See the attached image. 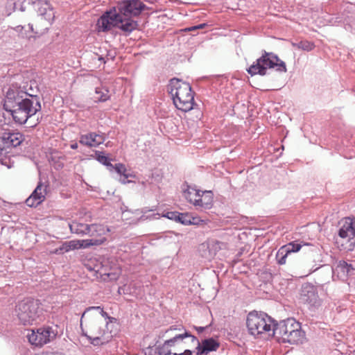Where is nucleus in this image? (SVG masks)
I'll list each match as a JSON object with an SVG mask.
<instances>
[{"mask_svg": "<svg viewBox=\"0 0 355 355\" xmlns=\"http://www.w3.org/2000/svg\"><path fill=\"white\" fill-rule=\"evenodd\" d=\"M148 9L141 0H120L113 10L105 12L100 17L98 26L103 32H107L112 27L118 28L127 36L139 26L138 21L132 18L139 17Z\"/></svg>", "mask_w": 355, "mask_h": 355, "instance_id": "1", "label": "nucleus"}, {"mask_svg": "<svg viewBox=\"0 0 355 355\" xmlns=\"http://www.w3.org/2000/svg\"><path fill=\"white\" fill-rule=\"evenodd\" d=\"M167 91L171 96L175 106L184 112L193 109L195 104L194 92L189 83L173 78L167 85Z\"/></svg>", "mask_w": 355, "mask_h": 355, "instance_id": "2", "label": "nucleus"}, {"mask_svg": "<svg viewBox=\"0 0 355 355\" xmlns=\"http://www.w3.org/2000/svg\"><path fill=\"white\" fill-rule=\"evenodd\" d=\"M272 335L277 342L289 344L302 343L305 336L300 323L292 318L279 322L275 321L273 324Z\"/></svg>", "mask_w": 355, "mask_h": 355, "instance_id": "3", "label": "nucleus"}, {"mask_svg": "<svg viewBox=\"0 0 355 355\" xmlns=\"http://www.w3.org/2000/svg\"><path fill=\"white\" fill-rule=\"evenodd\" d=\"M12 105L13 107L5 110L10 114L16 123L20 125L26 123L28 119L35 115L42 108L40 97L33 94L21 99Z\"/></svg>", "mask_w": 355, "mask_h": 355, "instance_id": "4", "label": "nucleus"}, {"mask_svg": "<svg viewBox=\"0 0 355 355\" xmlns=\"http://www.w3.org/2000/svg\"><path fill=\"white\" fill-rule=\"evenodd\" d=\"M277 72H286V63L273 52L261 51V55L256 60L248 69L247 72L251 76H266L268 69H275Z\"/></svg>", "mask_w": 355, "mask_h": 355, "instance_id": "5", "label": "nucleus"}, {"mask_svg": "<svg viewBox=\"0 0 355 355\" xmlns=\"http://www.w3.org/2000/svg\"><path fill=\"white\" fill-rule=\"evenodd\" d=\"M39 300L27 297L18 303L16 306L17 316L24 325H32L37 322L42 314V308Z\"/></svg>", "mask_w": 355, "mask_h": 355, "instance_id": "6", "label": "nucleus"}, {"mask_svg": "<svg viewBox=\"0 0 355 355\" xmlns=\"http://www.w3.org/2000/svg\"><path fill=\"white\" fill-rule=\"evenodd\" d=\"M24 140V136L19 132L8 128L0 129V164L10 168V158L6 155L8 148L19 146Z\"/></svg>", "mask_w": 355, "mask_h": 355, "instance_id": "7", "label": "nucleus"}, {"mask_svg": "<svg viewBox=\"0 0 355 355\" xmlns=\"http://www.w3.org/2000/svg\"><path fill=\"white\" fill-rule=\"evenodd\" d=\"M275 320L268 316L266 313L257 311L250 312L247 317L246 325L250 334L258 336L263 332L271 330V326Z\"/></svg>", "mask_w": 355, "mask_h": 355, "instance_id": "8", "label": "nucleus"}, {"mask_svg": "<svg viewBox=\"0 0 355 355\" xmlns=\"http://www.w3.org/2000/svg\"><path fill=\"white\" fill-rule=\"evenodd\" d=\"M53 21H50L44 18H37L35 24H28V30H25V33H23L25 27L23 26H17L15 28V30L19 33L22 37L28 38L29 40L32 37L36 38L47 33L50 25Z\"/></svg>", "mask_w": 355, "mask_h": 355, "instance_id": "9", "label": "nucleus"}, {"mask_svg": "<svg viewBox=\"0 0 355 355\" xmlns=\"http://www.w3.org/2000/svg\"><path fill=\"white\" fill-rule=\"evenodd\" d=\"M56 336L57 331L48 326L38 328L36 331L32 330L31 334L27 335V338L31 345L42 347L52 341Z\"/></svg>", "mask_w": 355, "mask_h": 355, "instance_id": "10", "label": "nucleus"}, {"mask_svg": "<svg viewBox=\"0 0 355 355\" xmlns=\"http://www.w3.org/2000/svg\"><path fill=\"white\" fill-rule=\"evenodd\" d=\"M300 300L304 304H308L309 309L318 308L321 305V300L319 297L317 287L309 282L302 285Z\"/></svg>", "mask_w": 355, "mask_h": 355, "instance_id": "11", "label": "nucleus"}, {"mask_svg": "<svg viewBox=\"0 0 355 355\" xmlns=\"http://www.w3.org/2000/svg\"><path fill=\"white\" fill-rule=\"evenodd\" d=\"M31 95L24 87H21L17 83L11 84L6 92V96L3 103V109L7 110L13 107L14 104L21 101V99L28 97Z\"/></svg>", "mask_w": 355, "mask_h": 355, "instance_id": "12", "label": "nucleus"}, {"mask_svg": "<svg viewBox=\"0 0 355 355\" xmlns=\"http://www.w3.org/2000/svg\"><path fill=\"white\" fill-rule=\"evenodd\" d=\"M189 335L188 338H191V342L197 344L196 347V355L208 354L211 352L217 351L220 347V343L213 337L203 339L200 342L197 337L192 335L189 331Z\"/></svg>", "mask_w": 355, "mask_h": 355, "instance_id": "13", "label": "nucleus"}, {"mask_svg": "<svg viewBox=\"0 0 355 355\" xmlns=\"http://www.w3.org/2000/svg\"><path fill=\"white\" fill-rule=\"evenodd\" d=\"M69 228L72 233L81 236L88 234L93 236L96 232H104V227L101 225H88L76 221H73L69 224Z\"/></svg>", "mask_w": 355, "mask_h": 355, "instance_id": "14", "label": "nucleus"}, {"mask_svg": "<svg viewBox=\"0 0 355 355\" xmlns=\"http://www.w3.org/2000/svg\"><path fill=\"white\" fill-rule=\"evenodd\" d=\"M340 224L341 226L338 232L340 238L352 244L355 243V218H346Z\"/></svg>", "mask_w": 355, "mask_h": 355, "instance_id": "15", "label": "nucleus"}, {"mask_svg": "<svg viewBox=\"0 0 355 355\" xmlns=\"http://www.w3.org/2000/svg\"><path fill=\"white\" fill-rule=\"evenodd\" d=\"M32 5L38 13V18L53 21L55 18L53 8L49 1L45 0H33Z\"/></svg>", "mask_w": 355, "mask_h": 355, "instance_id": "16", "label": "nucleus"}, {"mask_svg": "<svg viewBox=\"0 0 355 355\" xmlns=\"http://www.w3.org/2000/svg\"><path fill=\"white\" fill-rule=\"evenodd\" d=\"M46 185L39 182L32 194L26 200V204L30 207H36L44 200L46 194Z\"/></svg>", "mask_w": 355, "mask_h": 355, "instance_id": "17", "label": "nucleus"}, {"mask_svg": "<svg viewBox=\"0 0 355 355\" xmlns=\"http://www.w3.org/2000/svg\"><path fill=\"white\" fill-rule=\"evenodd\" d=\"M189 331L184 330V333L176 334L172 338L166 340L162 345L158 347L159 355L173 354L170 347L179 345L184 338L189 337Z\"/></svg>", "mask_w": 355, "mask_h": 355, "instance_id": "18", "label": "nucleus"}, {"mask_svg": "<svg viewBox=\"0 0 355 355\" xmlns=\"http://www.w3.org/2000/svg\"><path fill=\"white\" fill-rule=\"evenodd\" d=\"M105 136L104 133L89 132L83 135L80 137V144L88 147H98L104 143Z\"/></svg>", "mask_w": 355, "mask_h": 355, "instance_id": "19", "label": "nucleus"}, {"mask_svg": "<svg viewBox=\"0 0 355 355\" xmlns=\"http://www.w3.org/2000/svg\"><path fill=\"white\" fill-rule=\"evenodd\" d=\"M111 168L112 171L114 170L119 175H121L119 181L123 184L133 182L134 181L131 179H135L137 178L135 173L132 171L130 169H127L123 164H116L115 165H113V168Z\"/></svg>", "mask_w": 355, "mask_h": 355, "instance_id": "20", "label": "nucleus"}, {"mask_svg": "<svg viewBox=\"0 0 355 355\" xmlns=\"http://www.w3.org/2000/svg\"><path fill=\"white\" fill-rule=\"evenodd\" d=\"M96 272L99 275L100 277L103 281L116 280L119 277L118 273L110 272L111 268L108 266L107 261H104L101 262L100 265H96Z\"/></svg>", "mask_w": 355, "mask_h": 355, "instance_id": "21", "label": "nucleus"}, {"mask_svg": "<svg viewBox=\"0 0 355 355\" xmlns=\"http://www.w3.org/2000/svg\"><path fill=\"white\" fill-rule=\"evenodd\" d=\"M214 194L211 191H205L200 193V197L194 199V205L207 210L212 207Z\"/></svg>", "mask_w": 355, "mask_h": 355, "instance_id": "22", "label": "nucleus"}, {"mask_svg": "<svg viewBox=\"0 0 355 355\" xmlns=\"http://www.w3.org/2000/svg\"><path fill=\"white\" fill-rule=\"evenodd\" d=\"M335 270L338 275L344 277H349L355 274V268L353 265L345 261H340L337 263Z\"/></svg>", "mask_w": 355, "mask_h": 355, "instance_id": "23", "label": "nucleus"}, {"mask_svg": "<svg viewBox=\"0 0 355 355\" xmlns=\"http://www.w3.org/2000/svg\"><path fill=\"white\" fill-rule=\"evenodd\" d=\"M103 323L100 318H94L89 323V332L92 336L105 334V331L102 329Z\"/></svg>", "mask_w": 355, "mask_h": 355, "instance_id": "24", "label": "nucleus"}, {"mask_svg": "<svg viewBox=\"0 0 355 355\" xmlns=\"http://www.w3.org/2000/svg\"><path fill=\"white\" fill-rule=\"evenodd\" d=\"M177 217L176 222L180 223L184 225H196L198 223L199 219L196 217H193L189 213H180Z\"/></svg>", "mask_w": 355, "mask_h": 355, "instance_id": "25", "label": "nucleus"}, {"mask_svg": "<svg viewBox=\"0 0 355 355\" xmlns=\"http://www.w3.org/2000/svg\"><path fill=\"white\" fill-rule=\"evenodd\" d=\"M33 2V0H11L8 5L12 6L14 11L24 12L26 10L27 6L32 4Z\"/></svg>", "mask_w": 355, "mask_h": 355, "instance_id": "26", "label": "nucleus"}, {"mask_svg": "<svg viewBox=\"0 0 355 355\" xmlns=\"http://www.w3.org/2000/svg\"><path fill=\"white\" fill-rule=\"evenodd\" d=\"M107 239L104 236L100 235L99 238H92L82 241V246L84 248H89L90 246H98L104 243Z\"/></svg>", "mask_w": 355, "mask_h": 355, "instance_id": "27", "label": "nucleus"}, {"mask_svg": "<svg viewBox=\"0 0 355 355\" xmlns=\"http://www.w3.org/2000/svg\"><path fill=\"white\" fill-rule=\"evenodd\" d=\"M200 190L191 189L187 185V188L183 191V196L187 200L194 205V199L200 197Z\"/></svg>", "mask_w": 355, "mask_h": 355, "instance_id": "28", "label": "nucleus"}, {"mask_svg": "<svg viewBox=\"0 0 355 355\" xmlns=\"http://www.w3.org/2000/svg\"><path fill=\"white\" fill-rule=\"evenodd\" d=\"M200 255L207 259V260H211L215 255V252L211 250L209 248V245L206 243H202L199 246L198 249Z\"/></svg>", "mask_w": 355, "mask_h": 355, "instance_id": "29", "label": "nucleus"}, {"mask_svg": "<svg viewBox=\"0 0 355 355\" xmlns=\"http://www.w3.org/2000/svg\"><path fill=\"white\" fill-rule=\"evenodd\" d=\"M292 46L298 49L310 51L315 48V44L307 40H302L298 42H292Z\"/></svg>", "mask_w": 355, "mask_h": 355, "instance_id": "30", "label": "nucleus"}, {"mask_svg": "<svg viewBox=\"0 0 355 355\" xmlns=\"http://www.w3.org/2000/svg\"><path fill=\"white\" fill-rule=\"evenodd\" d=\"M291 253L283 245L282 246L276 254V260L278 264L283 265L286 263V259Z\"/></svg>", "mask_w": 355, "mask_h": 355, "instance_id": "31", "label": "nucleus"}, {"mask_svg": "<svg viewBox=\"0 0 355 355\" xmlns=\"http://www.w3.org/2000/svg\"><path fill=\"white\" fill-rule=\"evenodd\" d=\"M95 154L96 156V160L102 164L106 166L107 169L112 171L111 168H113V164H111L110 158L104 155L103 152L96 150Z\"/></svg>", "mask_w": 355, "mask_h": 355, "instance_id": "32", "label": "nucleus"}, {"mask_svg": "<svg viewBox=\"0 0 355 355\" xmlns=\"http://www.w3.org/2000/svg\"><path fill=\"white\" fill-rule=\"evenodd\" d=\"M96 94H99L96 102H105L110 99V95L109 94V89L106 87H96L95 89Z\"/></svg>", "mask_w": 355, "mask_h": 355, "instance_id": "33", "label": "nucleus"}, {"mask_svg": "<svg viewBox=\"0 0 355 355\" xmlns=\"http://www.w3.org/2000/svg\"><path fill=\"white\" fill-rule=\"evenodd\" d=\"M89 343L94 346H100L107 343L109 340L104 338L103 335L87 336Z\"/></svg>", "mask_w": 355, "mask_h": 355, "instance_id": "34", "label": "nucleus"}, {"mask_svg": "<svg viewBox=\"0 0 355 355\" xmlns=\"http://www.w3.org/2000/svg\"><path fill=\"white\" fill-rule=\"evenodd\" d=\"M302 243H298L297 241H293L284 245V246L286 250L291 254L293 252H298L302 247Z\"/></svg>", "mask_w": 355, "mask_h": 355, "instance_id": "35", "label": "nucleus"}, {"mask_svg": "<svg viewBox=\"0 0 355 355\" xmlns=\"http://www.w3.org/2000/svg\"><path fill=\"white\" fill-rule=\"evenodd\" d=\"M69 251H70V246L69 245L67 241H65L63 242L59 248L55 249L53 253L56 254H62Z\"/></svg>", "mask_w": 355, "mask_h": 355, "instance_id": "36", "label": "nucleus"}, {"mask_svg": "<svg viewBox=\"0 0 355 355\" xmlns=\"http://www.w3.org/2000/svg\"><path fill=\"white\" fill-rule=\"evenodd\" d=\"M178 216H180L179 215V212L178 211H166L165 213H164L162 214V216L163 217H165V218H167L170 220H174L176 222L177 220V217Z\"/></svg>", "mask_w": 355, "mask_h": 355, "instance_id": "37", "label": "nucleus"}, {"mask_svg": "<svg viewBox=\"0 0 355 355\" xmlns=\"http://www.w3.org/2000/svg\"><path fill=\"white\" fill-rule=\"evenodd\" d=\"M101 309H103V308H101V306H89L87 307L85 311L83 312V313L82 314V316H81V319H80V326H82V321H83V319L85 318L86 313L90 311H92V310H96V311H98L99 312L101 311Z\"/></svg>", "mask_w": 355, "mask_h": 355, "instance_id": "38", "label": "nucleus"}, {"mask_svg": "<svg viewBox=\"0 0 355 355\" xmlns=\"http://www.w3.org/2000/svg\"><path fill=\"white\" fill-rule=\"evenodd\" d=\"M67 243H68L69 245L70 246V250L83 248L82 243L80 244L79 243V241H67Z\"/></svg>", "mask_w": 355, "mask_h": 355, "instance_id": "39", "label": "nucleus"}, {"mask_svg": "<svg viewBox=\"0 0 355 355\" xmlns=\"http://www.w3.org/2000/svg\"><path fill=\"white\" fill-rule=\"evenodd\" d=\"M210 325H207L205 327H197L193 326V329L197 331L198 334H202L205 329H208Z\"/></svg>", "mask_w": 355, "mask_h": 355, "instance_id": "40", "label": "nucleus"}, {"mask_svg": "<svg viewBox=\"0 0 355 355\" xmlns=\"http://www.w3.org/2000/svg\"><path fill=\"white\" fill-rule=\"evenodd\" d=\"M107 321L106 322V326H107L110 323H113V322H116L117 321V319L114 318V317H111L110 315H108V318H107Z\"/></svg>", "mask_w": 355, "mask_h": 355, "instance_id": "41", "label": "nucleus"}, {"mask_svg": "<svg viewBox=\"0 0 355 355\" xmlns=\"http://www.w3.org/2000/svg\"><path fill=\"white\" fill-rule=\"evenodd\" d=\"M96 56H98V60L105 63V57L103 55H98L97 53H95Z\"/></svg>", "mask_w": 355, "mask_h": 355, "instance_id": "42", "label": "nucleus"}, {"mask_svg": "<svg viewBox=\"0 0 355 355\" xmlns=\"http://www.w3.org/2000/svg\"><path fill=\"white\" fill-rule=\"evenodd\" d=\"M99 313L102 317H103L105 319L107 320V318H108V315H109L107 312L104 311L103 309H101V311Z\"/></svg>", "mask_w": 355, "mask_h": 355, "instance_id": "43", "label": "nucleus"}, {"mask_svg": "<svg viewBox=\"0 0 355 355\" xmlns=\"http://www.w3.org/2000/svg\"><path fill=\"white\" fill-rule=\"evenodd\" d=\"M149 218H154V215H152L150 216H146L144 214H143L140 218H139V220H145Z\"/></svg>", "mask_w": 355, "mask_h": 355, "instance_id": "44", "label": "nucleus"}, {"mask_svg": "<svg viewBox=\"0 0 355 355\" xmlns=\"http://www.w3.org/2000/svg\"><path fill=\"white\" fill-rule=\"evenodd\" d=\"M206 26H207V24H205V23L196 25V30L204 28Z\"/></svg>", "mask_w": 355, "mask_h": 355, "instance_id": "45", "label": "nucleus"}, {"mask_svg": "<svg viewBox=\"0 0 355 355\" xmlns=\"http://www.w3.org/2000/svg\"><path fill=\"white\" fill-rule=\"evenodd\" d=\"M192 354H193V352L190 349H185L183 352V355H192Z\"/></svg>", "mask_w": 355, "mask_h": 355, "instance_id": "46", "label": "nucleus"}, {"mask_svg": "<svg viewBox=\"0 0 355 355\" xmlns=\"http://www.w3.org/2000/svg\"><path fill=\"white\" fill-rule=\"evenodd\" d=\"M196 30V26H191V27H189L187 28H186V31H195Z\"/></svg>", "mask_w": 355, "mask_h": 355, "instance_id": "47", "label": "nucleus"}, {"mask_svg": "<svg viewBox=\"0 0 355 355\" xmlns=\"http://www.w3.org/2000/svg\"><path fill=\"white\" fill-rule=\"evenodd\" d=\"M78 147V144L77 143H74V144H71V148L75 150V149H77Z\"/></svg>", "mask_w": 355, "mask_h": 355, "instance_id": "48", "label": "nucleus"}, {"mask_svg": "<svg viewBox=\"0 0 355 355\" xmlns=\"http://www.w3.org/2000/svg\"><path fill=\"white\" fill-rule=\"evenodd\" d=\"M347 355H355V349L352 351H349L348 353H347Z\"/></svg>", "mask_w": 355, "mask_h": 355, "instance_id": "49", "label": "nucleus"}, {"mask_svg": "<svg viewBox=\"0 0 355 355\" xmlns=\"http://www.w3.org/2000/svg\"><path fill=\"white\" fill-rule=\"evenodd\" d=\"M173 329H176V328H173V327H170V328L166 331V333L168 332L169 331L171 330H173Z\"/></svg>", "mask_w": 355, "mask_h": 355, "instance_id": "50", "label": "nucleus"}, {"mask_svg": "<svg viewBox=\"0 0 355 355\" xmlns=\"http://www.w3.org/2000/svg\"><path fill=\"white\" fill-rule=\"evenodd\" d=\"M39 123V121H37L36 123H35L34 124H31L30 126L31 127H35L37 125V124Z\"/></svg>", "mask_w": 355, "mask_h": 355, "instance_id": "51", "label": "nucleus"}, {"mask_svg": "<svg viewBox=\"0 0 355 355\" xmlns=\"http://www.w3.org/2000/svg\"><path fill=\"white\" fill-rule=\"evenodd\" d=\"M83 335L87 338V336H90L89 335H87V333L84 332L83 330Z\"/></svg>", "mask_w": 355, "mask_h": 355, "instance_id": "52", "label": "nucleus"}, {"mask_svg": "<svg viewBox=\"0 0 355 355\" xmlns=\"http://www.w3.org/2000/svg\"><path fill=\"white\" fill-rule=\"evenodd\" d=\"M83 335L87 338V336H90L89 335H87V333L84 332L83 330Z\"/></svg>", "mask_w": 355, "mask_h": 355, "instance_id": "53", "label": "nucleus"}, {"mask_svg": "<svg viewBox=\"0 0 355 355\" xmlns=\"http://www.w3.org/2000/svg\"><path fill=\"white\" fill-rule=\"evenodd\" d=\"M173 355H183V352L182 353H173Z\"/></svg>", "mask_w": 355, "mask_h": 355, "instance_id": "54", "label": "nucleus"}, {"mask_svg": "<svg viewBox=\"0 0 355 355\" xmlns=\"http://www.w3.org/2000/svg\"><path fill=\"white\" fill-rule=\"evenodd\" d=\"M146 211H147V210H146V209H142V211H141V212H142L143 214H146Z\"/></svg>", "mask_w": 355, "mask_h": 355, "instance_id": "55", "label": "nucleus"}, {"mask_svg": "<svg viewBox=\"0 0 355 355\" xmlns=\"http://www.w3.org/2000/svg\"><path fill=\"white\" fill-rule=\"evenodd\" d=\"M108 57H110V54L109 53V52H107V54H106L107 59H108Z\"/></svg>", "mask_w": 355, "mask_h": 355, "instance_id": "56", "label": "nucleus"}, {"mask_svg": "<svg viewBox=\"0 0 355 355\" xmlns=\"http://www.w3.org/2000/svg\"><path fill=\"white\" fill-rule=\"evenodd\" d=\"M350 3L355 4V0H350Z\"/></svg>", "mask_w": 355, "mask_h": 355, "instance_id": "57", "label": "nucleus"}, {"mask_svg": "<svg viewBox=\"0 0 355 355\" xmlns=\"http://www.w3.org/2000/svg\"><path fill=\"white\" fill-rule=\"evenodd\" d=\"M121 287H120V288H119V291H118L119 293H121Z\"/></svg>", "mask_w": 355, "mask_h": 355, "instance_id": "58", "label": "nucleus"}]
</instances>
